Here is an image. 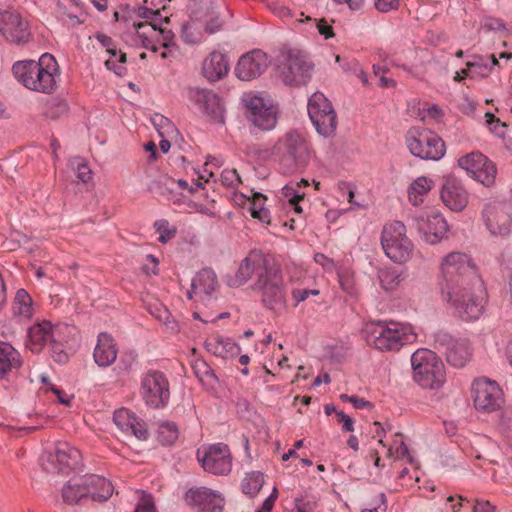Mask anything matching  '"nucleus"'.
<instances>
[{
  "label": "nucleus",
  "instance_id": "nucleus-60",
  "mask_svg": "<svg viewBox=\"0 0 512 512\" xmlns=\"http://www.w3.org/2000/svg\"><path fill=\"white\" fill-rule=\"evenodd\" d=\"M96 40L107 49V52L112 56H117V49L113 45V40L111 37L103 34V33H97L95 35Z\"/></svg>",
  "mask_w": 512,
  "mask_h": 512
},
{
  "label": "nucleus",
  "instance_id": "nucleus-48",
  "mask_svg": "<svg viewBox=\"0 0 512 512\" xmlns=\"http://www.w3.org/2000/svg\"><path fill=\"white\" fill-rule=\"evenodd\" d=\"M161 194L168 200L172 201L173 204L181 206H190L191 196L185 194V191L177 190L174 187H163Z\"/></svg>",
  "mask_w": 512,
  "mask_h": 512
},
{
  "label": "nucleus",
  "instance_id": "nucleus-31",
  "mask_svg": "<svg viewBox=\"0 0 512 512\" xmlns=\"http://www.w3.org/2000/svg\"><path fill=\"white\" fill-rule=\"evenodd\" d=\"M225 499L217 490L200 486L194 489V509L197 512H222Z\"/></svg>",
  "mask_w": 512,
  "mask_h": 512
},
{
  "label": "nucleus",
  "instance_id": "nucleus-19",
  "mask_svg": "<svg viewBox=\"0 0 512 512\" xmlns=\"http://www.w3.org/2000/svg\"><path fill=\"white\" fill-rule=\"evenodd\" d=\"M435 347L442 350L447 362L456 368L464 367L471 357L469 343L466 340L455 339L445 332L436 334Z\"/></svg>",
  "mask_w": 512,
  "mask_h": 512
},
{
  "label": "nucleus",
  "instance_id": "nucleus-47",
  "mask_svg": "<svg viewBox=\"0 0 512 512\" xmlns=\"http://www.w3.org/2000/svg\"><path fill=\"white\" fill-rule=\"evenodd\" d=\"M210 165V162L205 163V167ZM198 179H194V199H200L204 197H208L205 193V184H209L210 178L214 176V172L212 170H208L204 168L202 172H197Z\"/></svg>",
  "mask_w": 512,
  "mask_h": 512
},
{
  "label": "nucleus",
  "instance_id": "nucleus-63",
  "mask_svg": "<svg viewBox=\"0 0 512 512\" xmlns=\"http://www.w3.org/2000/svg\"><path fill=\"white\" fill-rule=\"evenodd\" d=\"M134 512H156L154 502L150 495H145L137 504Z\"/></svg>",
  "mask_w": 512,
  "mask_h": 512
},
{
  "label": "nucleus",
  "instance_id": "nucleus-24",
  "mask_svg": "<svg viewBox=\"0 0 512 512\" xmlns=\"http://www.w3.org/2000/svg\"><path fill=\"white\" fill-rule=\"evenodd\" d=\"M0 33L10 43H26L30 38L28 23L19 14L5 11L0 14Z\"/></svg>",
  "mask_w": 512,
  "mask_h": 512
},
{
  "label": "nucleus",
  "instance_id": "nucleus-39",
  "mask_svg": "<svg viewBox=\"0 0 512 512\" xmlns=\"http://www.w3.org/2000/svg\"><path fill=\"white\" fill-rule=\"evenodd\" d=\"M466 69L462 73L469 78H485L491 73V65L485 57L473 55L472 60L466 62Z\"/></svg>",
  "mask_w": 512,
  "mask_h": 512
},
{
  "label": "nucleus",
  "instance_id": "nucleus-56",
  "mask_svg": "<svg viewBox=\"0 0 512 512\" xmlns=\"http://www.w3.org/2000/svg\"><path fill=\"white\" fill-rule=\"evenodd\" d=\"M194 212L206 214L209 217L214 218L217 214L215 210V200L211 198L206 204L194 201Z\"/></svg>",
  "mask_w": 512,
  "mask_h": 512
},
{
  "label": "nucleus",
  "instance_id": "nucleus-9",
  "mask_svg": "<svg viewBox=\"0 0 512 512\" xmlns=\"http://www.w3.org/2000/svg\"><path fill=\"white\" fill-rule=\"evenodd\" d=\"M406 144L410 153L422 160L438 161L446 151L444 141L436 133L420 127L408 130Z\"/></svg>",
  "mask_w": 512,
  "mask_h": 512
},
{
  "label": "nucleus",
  "instance_id": "nucleus-61",
  "mask_svg": "<svg viewBox=\"0 0 512 512\" xmlns=\"http://www.w3.org/2000/svg\"><path fill=\"white\" fill-rule=\"evenodd\" d=\"M389 453L390 455L395 454L397 458H404L408 455V447L402 439L399 441L395 440L394 444L389 448Z\"/></svg>",
  "mask_w": 512,
  "mask_h": 512
},
{
  "label": "nucleus",
  "instance_id": "nucleus-25",
  "mask_svg": "<svg viewBox=\"0 0 512 512\" xmlns=\"http://www.w3.org/2000/svg\"><path fill=\"white\" fill-rule=\"evenodd\" d=\"M194 101L208 121L224 123L225 109L217 93L208 89H198L194 93Z\"/></svg>",
  "mask_w": 512,
  "mask_h": 512
},
{
  "label": "nucleus",
  "instance_id": "nucleus-35",
  "mask_svg": "<svg viewBox=\"0 0 512 512\" xmlns=\"http://www.w3.org/2000/svg\"><path fill=\"white\" fill-rule=\"evenodd\" d=\"M86 478H95L87 481L92 482L87 486L90 501L105 502L113 495L114 486L110 480L96 474H86Z\"/></svg>",
  "mask_w": 512,
  "mask_h": 512
},
{
  "label": "nucleus",
  "instance_id": "nucleus-15",
  "mask_svg": "<svg viewBox=\"0 0 512 512\" xmlns=\"http://www.w3.org/2000/svg\"><path fill=\"white\" fill-rule=\"evenodd\" d=\"M411 220L412 225L424 241L429 244H437L446 237L448 232L447 221L437 211L416 213L412 216Z\"/></svg>",
  "mask_w": 512,
  "mask_h": 512
},
{
  "label": "nucleus",
  "instance_id": "nucleus-41",
  "mask_svg": "<svg viewBox=\"0 0 512 512\" xmlns=\"http://www.w3.org/2000/svg\"><path fill=\"white\" fill-rule=\"evenodd\" d=\"M135 14L137 17L146 20L148 25L154 28L157 31L158 27L163 26L164 23L169 21L167 16H162L159 9H153L146 5L139 6Z\"/></svg>",
  "mask_w": 512,
  "mask_h": 512
},
{
  "label": "nucleus",
  "instance_id": "nucleus-38",
  "mask_svg": "<svg viewBox=\"0 0 512 512\" xmlns=\"http://www.w3.org/2000/svg\"><path fill=\"white\" fill-rule=\"evenodd\" d=\"M14 315L27 320L30 319L34 314L32 298L25 289H19L16 292V296L13 304Z\"/></svg>",
  "mask_w": 512,
  "mask_h": 512
},
{
  "label": "nucleus",
  "instance_id": "nucleus-42",
  "mask_svg": "<svg viewBox=\"0 0 512 512\" xmlns=\"http://www.w3.org/2000/svg\"><path fill=\"white\" fill-rule=\"evenodd\" d=\"M378 278L380 285L386 291L395 290L402 282V274L393 267H384L379 270Z\"/></svg>",
  "mask_w": 512,
  "mask_h": 512
},
{
  "label": "nucleus",
  "instance_id": "nucleus-55",
  "mask_svg": "<svg viewBox=\"0 0 512 512\" xmlns=\"http://www.w3.org/2000/svg\"><path fill=\"white\" fill-rule=\"evenodd\" d=\"M221 182L226 187L234 188L241 182V179L235 169H226L221 174Z\"/></svg>",
  "mask_w": 512,
  "mask_h": 512
},
{
  "label": "nucleus",
  "instance_id": "nucleus-11",
  "mask_svg": "<svg viewBox=\"0 0 512 512\" xmlns=\"http://www.w3.org/2000/svg\"><path fill=\"white\" fill-rule=\"evenodd\" d=\"M197 460L205 472L213 475L227 476L232 471V453L224 443L219 442L199 448Z\"/></svg>",
  "mask_w": 512,
  "mask_h": 512
},
{
  "label": "nucleus",
  "instance_id": "nucleus-45",
  "mask_svg": "<svg viewBox=\"0 0 512 512\" xmlns=\"http://www.w3.org/2000/svg\"><path fill=\"white\" fill-rule=\"evenodd\" d=\"M264 483V475L259 471L248 473L242 481V491L249 496H255Z\"/></svg>",
  "mask_w": 512,
  "mask_h": 512
},
{
  "label": "nucleus",
  "instance_id": "nucleus-21",
  "mask_svg": "<svg viewBox=\"0 0 512 512\" xmlns=\"http://www.w3.org/2000/svg\"><path fill=\"white\" fill-rule=\"evenodd\" d=\"M482 216L492 235L505 237L512 232V218L506 205L498 202L485 205Z\"/></svg>",
  "mask_w": 512,
  "mask_h": 512
},
{
  "label": "nucleus",
  "instance_id": "nucleus-49",
  "mask_svg": "<svg viewBox=\"0 0 512 512\" xmlns=\"http://www.w3.org/2000/svg\"><path fill=\"white\" fill-rule=\"evenodd\" d=\"M178 438V428L173 422H163L158 428V439L163 445H170Z\"/></svg>",
  "mask_w": 512,
  "mask_h": 512
},
{
  "label": "nucleus",
  "instance_id": "nucleus-8",
  "mask_svg": "<svg viewBox=\"0 0 512 512\" xmlns=\"http://www.w3.org/2000/svg\"><path fill=\"white\" fill-rule=\"evenodd\" d=\"M277 74L287 86H301L308 83L313 64L298 50L283 51L277 64Z\"/></svg>",
  "mask_w": 512,
  "mask_h": 512
},
{
  "label": "nucleus",
  "instance_id": "nucleus-51",
  "mask_svg": "<svg viewBox=\"0 0 512 512\" xmlns=\"http://www.w3.org/2000/svg\"><path fill=\"white\" fill-rule=\"evenodd\" d=\"M126 55L117 50V56H112L105 61L107 69L113 71L117 76H123L126 74Z\"/></svg>",
  "mask_w": 512,
  "mask_h": 512
},
{
  "label": "nucleus",
  "instance_id": "nucleus-12",
  "mask_svg": "<svg viewBox=\"0 0 512 512\" xmlns=\"http://www.w3.org/2000/svg\"><path fill=\"white\" fill-rule=\"evenodd\" d=\"M308 115L317 132L330 136L337 126V116L332 103L319 91L313 93L307 105Z\"/></svg>",
  "mask_w": 512,
  "mask_h": 512
},
{
  "label": "nucleus",
  "instance_id": "nucleus-6",
  "mask_svg": "<svg viewBox=\"0 0 512 512\" xmlns=\"http://www.w3.org/2000/svg\"><path fill=\"white\" fill-rule=\"evenodd\" d=\"M381 245L385 255L394 263L408 262L414 253V244L406 235V227L400 221L386 224L381 232Z\"/></svg>",
  "mask_w": 512,
  "mask_h": 512
},
{
  "label": "nucleus",
  "instance_id": "nucleus-16",
  "mask_svg": "<svg viewBox=\"0 0 512 512\" xmlns=\"http://www.w3.org/2000/svg\"><path fill=\"white\" fill-rule=\"evenodd\" d=\"M458 165L473 179L492 187L496 181L497 168L495 164L480 152H472L458 159Z\"/></svg>",
  "mask_w": 512,
  "mask_h": 512
},
{
  "label": "nucleus",
  "instance_id": "nucleus-54",
  "mask_svg": "<svg viewBox=\"0 0 512 512\" xmlns=\"http://www.w3.org/2000/svg\"><path fill=\"white\" fill-rule=\"evenodd\" d=\"M388 71L386 67L380 65H373V73L379 77V86L382 88H390L396 86V81L392 78L385 77V73Z\"/></svg>",
  "mask_w": 512,
  "mask_h": 512
},
{
  "label": "nucleus",
  "instance_id": "nucleus-30",
  "mask_svg": "<svg viewBox=\"0 0 512 512\" xmlns=\"http://www.w3.org/2000/svg\"><path fill=\"white\" fill-rule=\"evenodd\" d=\"M113 421L127 435H133L139 440H146L148 437V431L144 422L140 421L126 408L116 410L113 414Z\"/></svg>",
  "mask_w": 512,
  "mask_h": 512
},
{
  "label": "nucleus",
  "instance_id": "nucleus-40",
  "mask_svg": "<svg viewBox=\"0 0 512 512\" xmlns=\"http://www.w3.org/2000/svg\"><path fill=\"white\" fill-rule=\"evenodd\" d=\"M150 122L158 133L159 137H176L179 132L172 121L160 113H155L150 117Z\"/></svg>",
  "mask_w": 512,
  "mask_h": 512
},
{
  "label": "nucleus",
  "instance_id": "nucleus-52",
  "mask_svg": "<svg viewBox=\"0 0 512 512\" xmlns=\"http://www.w3.org/2000/svg\"><path fill=\"white\" fill-rule=\"evenodd\" d=\"M486 124L489 130L498 137L505 135V123H502L499 118H496L492 113L487 112L485 114Z\"/></svg>",
  "mask_w": 512,
  "mask_h": 512
},
{
  "label": "nucleus",
  "instance_id": "nucleus-27",
  "mask_svg": "<svg viewBox=\"0 0 512 512\" xmlns=\"http://www.w3.org/2000/svg\"><path fill=\"white\" fill-rule=\"evenodd\" d=\"M157 31L147 23L139 22L133 23L129 26L122 35L126 44L132 47H141L145 49L157 51L155 46V35Z\"/></svg>",
  "mask_w": 512,
  "mask_h": 512
},
{
  "label": "nucleus",
  "instance_id": "nucleus-13",
  "mask_svg": "<svg viewBox=\"0 0 512 512\" xmlns=\"http://www.w3.org/2000/svg\"><path fill=\"white\" fill-rule=\"evenodd\" d=\"M472 395L474 406L479 411L494 412L499 410L504 403L503 392L499 385L485 377L474 380Z\"/></svg>",
  "mask_w": 512,
  "mask_h": 512
},
{
  "label": "nucleus",
  "instance_id": "nucleus-2",
  "mask_svg": "<svg viewBox=\"0 0 512 512\" xmlns=\"http://www.w3.org/2000/svg\"><path fill=\"white\" fill-rule=\"evenodd\" d=\"M15 79L25 88L51 94L56 91L60 77L59 65L52 54L44 53L38 61L20 60L13 64Z\"/></svg>",
  "mask_w": 512,
  "mask_h": 512
},
{
  "label": "nucleus",
  "instance_id": "nucleus-29",
  "mask_svg": "<svg viewBox=\"0 0 512 512\" xmlns=\"http://www.w3.org/2000/svg\"><path fill=\"white\" fill-rule=\"evenodd\" d=\"M89 479L86 478V474L70 478L61 490L63 501L68 505L84 504L90 501L87 488Z\"/></svg>",
  "mask_w": 512,
  "mask_h": 512
},
{
  "label": "nucleus",
  "instance_id": "nucleus-18",
  "mask_svg": "<svg viewBox=\"0 0 512 512\" xmlns=\"http://www.w3.org/2000/svg\"><path fill=\"white\" fill-rule=\"evenodd\" d=\"M247 110V118L263 131L272 130L277 123V110L254 93H248L242 99Z\"/></svg>",
  "mask_w": 512,
  "mask_h": 512
},
{
  "label": "nucleus",
  "instance_id": "nucleus-34",
  "mask_svg": "<svg viewBox=\"0 0 512 512\" xmlns=\"http://www.w3.org/2000/svg\"><path fill=\"white\" fill-rule=\"evenodd\" d=\"M23 365L20 352L10 343L0 341V380H4L9 374L18 371Z\"/></svg>",
  "mask_w": 512,
  "mask_h": 512
},
{
  "label": "nucleus",
  "instance_id": "nucleus-43",
  "mask_svg": "<svg viewBox=\"0 0 512 512\" xmlns=\"http://www.w3.org/2000/svg\"><path fill=\"white\" fill-rule=\"evenodd\" d=\"M208 350L222 358L233 357L240 351L239 346L230 339H218L214 343L207 344Z\"/></svg>",
  "mask_w": 512,
  "mask_h": 512
},
{
  "label": "nucleus",
  "instance_id": "nucleus-4",
  "mask_svg": "<svg viewBox=\"0 0 512 512\" xmlns=\"http://www.w3.org/2000/svg\"><path fill=\"white\" fill-rule=\"evenodd\" d=\"M271 156L279 162L284 173L292 174L307 166L310 149L307 141L300 134L289 131L272 147Z\"/></svg>",
  "mask_w": 512,
  "mask_h": 512
},
{
  "label": "nucleus",
  "instance_id": "nucleus-46",
  "mask_svg": "<svg viewBox=\"0 0 512 512\" xmlns=\"http://www.w3.org/2000/svg\"><path fill=\"white\" fill-rule=\"evenodd\" d=\"M319 497L305 491L294 498L295 509L298 512H314L318 506Z\"/></svg>",
  "mask_w": 512,
  "mask_h": 512
},
{
  "label": "nucleus",
  "instance_id": "nucleus-44",
  "mask_svg": "<svg viewBox=\"0 0 512 512\" xmlns=\"http://www.w3.org/2000/svg\"><path fill=\"white\" fill-rule=\"evenodd\" d=\"M148 310L150 314L155 319L162 322L167 327V329H169L170 331L178 330V323L174 319H172L169 310L164 305L157 302L152 303L149 305Z\"/></svg>",
  "mask_w": 512,
  "mask_h": 512
},
{
  "label": "nucleus",
  "instance_id": "nucleus-33",
  "mask_svg": "<svg viewBox=\"0 0 512 512\" xmlns=\"http://www.w3.org/2000/svg\"><path fill=\"white\" fill-rule=\"evenodd\" d=\"M117 354L118 349L112 336L106 332L99 333L93 352L95 363L99 367H108L115 362Z\"/></svg>",
  "mask_w": 512,
  "mask_h": 512
},
{
  "label": "nucleus",
  "instance_id": "nucleus-36",
  "mask_svg": "<svg viewBox=\"0 0 512 512\" xmlns=\"http://www.w3.org/2000/svg\"><path fill=\"white\" fill-rule=\"evenodd\" d=\"M219 286L216 272L204 267L194 275V294L211 296Z\"/></svg>",
  "mask_w": 512,
  "mask_h": 512
},
{
  "label": "nucleus",
  "instance_id": "nucleus-58",
  "mask_svg": "<svg viewBox=\"0 0 512 512\" xmlns=\"http://www.w3.org/2000/svg\"><path fill=\"white\" fill-rule=\"evenodd\" d=\"M250 213L253 218L258 219L262 223L268 224L270 222L269 210L264 207L256 208V202L252 203Z\"/></svg>",
  "mask_w": 512,
  "mask_h": 512
},
{
  "label": "nucleus",
  "instance_id": "nucleus-37",
  "mask_svg": "<svg viewBox=\"0 0 512 512\" xmlns=\"http://www.w3.org/2000/svg\"><path fill=\"white\" fill-rule=\"evenodd\" d=\"M433 185V180L428 177L421 176L415 179L408 189V198L412 205L418 206L423 203V196L432 189Z\"/></svg>",
  "mask_w": 512,
  "mask_h": 512
},
{
  "label": "nucleus",
  "instance_id": "nucleus-5",
  "mask_svg": "<svg viewBox=\"0 0 512 512\" xmlns=\"http://www.w3.org/2000/svg\"><path fill=\"white\" fill-rule=\"evenodd\" d=\"M414 380L425 389H438L446 380L442 360L435 352L421 348L411 355Z\"/></svg>",
  "mask_w": 512,
  "mask_h": 512
},
{
  "label": "nucleus",
  "instance_id": "nucleus-3",
  "mask_svg": "<svg viewBox=\"0 0 512 512\" xmlns=\"http://www.w3.org/2000/svg\"><path fill=\"white\" fill-rule=\"evenodd\" d=\"M366 343L381 352H396L403 346L413 343L417 335L407 323L395 321H375L367 323L363 329Z\"/></svg>",
  "mask_w": 512,
  "mask_h": 512
},
{
  "label": "nucleus",
  "instance_id": "nucleus-62",
  "mask_svg": "<svg viewBox=\"0 0 512 512\" xmlns=\"http://www.w3.org/2000/svg\"><path fill=\"white\" fill-rule=\"evenodd\" d=\"M316 28L325 39H329L334 36L332 26L325 19L314 20Z\"/></svg>",
  "mask_w": 512,
  "mask_h": 512
},
{
  "label": "nucleus",
  "instance_id": "nucleus-20",
  "mask_svg": "<svg viewBox=\"0 0 512 512\" xmlns=\"http://www.w3.org/2000/svg\"><path fill=\"white\" fill-rule=\"evenodd\" d=\"M269 59L262 50L255 49L242 55L234 69L235 76L241 81H252L260 77L268 68Z\"/></svg>",
  "mask_w": 512,
  "mask_h": 512
},
{
  "label": "nucleus",
  "instance_id": "nucleus-1",
  "mask_svg": "<svg viewBox=\"0 0 512 512\" xmlns=\"http://www.w3.org/2000/svg\"><path fill=\"white\" fill-rule=\"evenodd\" d=\"M440 282L441 295H447L459 306L460 288H471L474 301H478L483 294V281L470 258L460 252H451L441 262ZM463 309L462 306H459Z\"/></svg>",
  "mask_w": 512,
  "mask_h": 512
},
{
  "label": "nucleus",
  "instance_id": "nucleus-17",
  "mask_svg": "<svg viewBox=\"0 0 512 512\" xmlns=\"http://www.w3.org/2000/svg\"><path fill=\"white\" fill-rule=\"evenodd\" d=\"M141 392L145 404L152 408L165 407L170 398L169 383L163 373H147L141 382Z\"/></svg>",
  "mask_w": 512,
  "mask_h": 512
},
{
  "label": "nucleus",
  "instance_id": "nucleus-59",
  "mask_svg": "<svg viewBox=\"0 0 512 512\" xmlns=\"http://www.w3.org/2000/svg\"><path fill=\"white\" fill-rule=\"evenodd\" d=\"M314 261L327 272H333L336 268L334 261L323 253H316Z\"/></svg>",
  "mask_w": 512,
  "mask_h": 512
},
{
  "label": "nucleus",
  "instance_id": "nucleus-53",
  "mask_svg": "<svg viewBox=\"0 0 512 512\" xmlns=\"http://www.w3.org/2000/svg\"><path fill=\"white\" fill-rule=\"evenodd\" d=\"M174 34L171 30L165 29L162 26L158 27L157 34L155 35V45L161 44L166 49H171L174 46L173 43Z\"/></svg>",
  "mask_w": 512,
  "mask_h": 512
},
{
  "label": "nucleus",
  "instance_id": "nucleus-64",
  "mask_svg": "<svg viewBox=\"0 0 512 512\" xmlns=\"http://www.w3.org/2000/svg\"><path fill=\"white\" fill-rule=\"evenodd\" d=\"M386 495L380 493L378 499L374 501L371 508L363 509L362 512H386Z\"/></svg>",
  "mask_w": 512,
  "mask_h": 512
},
{
  "label": "nucleus",
  "instance_id": "nucleus-32",
  "mask_svg": "<svg viewBox=\"0 0 512 512\" xmlns=\"http://www.w3.org/2000/svg\"><path fill=\"white\" fill-rule=\"evenodd\" d=\"M261 254L257 252H251L247 257H245L239 264L237 270L233 275H226L225 281L229 287L236 288L247 283L253 273L256 270V267L260 265V262H263Z\"/></svg>",
  "mask_w": 512,
  "mask_h": 512
},
{
  "label": "nucleus",
  "instance_id": "nucleus-22",
  "mask_svg": "<svg viewBox=\"0 0 512 512\" xmlns=\"http://www.w3.org/2000/svg\"><path fill=\"white\" fill-rule=\"evenodd\" d=\"M462 291L459 293V306H462L463 309L458 307L457 303L451 299L447 295H441L443 301H445L457 314L461 319L470 321L476 320L480 317L483 312L484 302L486 299V288L483 285V294L482 297L479 298L478 301H474V296L472 295L471 288H460Z\"/></svg>",
  "mask_w": 512,
  "mask_h": 512
},
{
  "label": "nucleus",
  "instance_id": "nucleus-57",
  "mask_svg": "<svg viewBox=\"0 0 512 512\" xmlns=\"http://www.w3.org/2000/svg\"><path fill=\"white\" fill-rule=\"evenodd\" d=\"M282 192L285 198L288 199L290 204H297L303 199L304 194H300L295 186L286 185L282 188Z\"/></svg>",
  "mask_w": 512,
  "mask_h": 512
},
{
  "label": "nucleus",
  "instance_id": "nucleus-50",
  "mask_svg": "<svg viewBox=\"0 0 512 512\" xmlns=\"http://www.w3.org/2000/svg\"><path fill=\"white\" fill-rule=\"evenodd\" d=\"M69 165L75 171L79 181L87 183L91 179L92 171L82 158L75 157L70 159Z\"/></svg>",
  "mask_w": 512,
  "mask_h": 512
},
{
  "label": "nucleus",
  "instance_id": "nucleus-7",
  "mask_svg": "<svg viewBox=\"0 0 512 512\" xmlns=\"http://www.w3.org/2000/svg\"><path fill=\"white\" fill-rule=\"evenodd\" d=\"M61 326L42 320L28 328L26 345L33 353H39L47 345L52 346V356L58 363L66 362L68 356L63 351L59 333Z\"/></svg>",
  "mask_w": 512,
  "mask_h": 512
},
{
  "label": "nucleus",
  "instance_id": "nucleus-14",
  "mask_svg": "<svg viewBox=\"0 0 512 512\" xmlns=\"http://www.w3.org/2000/svg\"><path fill=\"white\" fill-rule=\"evenodd\" d=\"M80 460L81 453L77 448L67 442H58L53 452L41 457V465L47 472H67L76 468Z\"/></svg>",
  "mask_w": 512,
  "mask_h": 512
},
{
  "label": "nucleus",
  "instance_id": "nucleus-26",
  "mask_svg": "<svg viewBox=\"0 0 512 512\" xmlns=\"http://www.w3.org/2000/svg\"><path fill=\"white\" fill-rule=\"evenodd\" d=\"M441 199L446 207L454 212H460L468 204L469 194L456 178H446L441 191Z\"/></svg>",
  "mask_w": 512,
  "mask_h": 512
},
{
  "label": "nucleus",
  "instance_id": "nucleus-10",
  "mask_svg": "<svg viewBox=\"0 0 512 512\" xmlns=\"http://www.w3.org/2000/svg\"><path fill=\"white\" fill-rule=\"evenodd\" d=\"M255 289L261 292L262 302L269 309L281 308L285 304V294L281 272L263 261V269L258 274Z\"/></svg>",
  "mask_w": 512,
  "mask_h": 512
},
{
  "label": "nucleus",
  "instance_id": "nucleus-23",
  "mask_svg": "<svg viewBox=\"0 0 512 512\" xmlns=\"http://www.w3.org/2000/svg\"><path fill=\"white\" fill-rule=\"evenodd\" d=\"M194 22L197 28L203 29L207 34H214L221 30V19L214 0H194Z\"/></svg>",
  "mask_w": 512,
  "mask_h": 512
},
{
  "label": "nucleus",
  "instance_id": "nucleus-28",
  "mask_svg": "<svg viewBox=\"0 0 512 512\" xmlns=\"http://www.w3.org/2000/svg\"><path fill=\"white\" fill-rule=\"evenodd\" d=\"M230 60L226 53L214 50L202 63V74L210 82H216L227 76Z\"/></svg>",
  "mask_w": 512,
  "mask_h": 512
}]
</instances>
